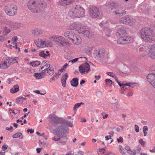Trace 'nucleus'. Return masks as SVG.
<instances>
[{
  "mask_svg": "<svg viewBox=\"0 0 155 155\" xmlns=\"http://www.w3.org/2000/svg\"><path fill=\"white\" fill-rule=\"evenodd\" d=\"M140 34L143 40L145 42H151L155 41L154 32L151 28H143L140 30Z\"/></svg>",
  "mask_w": 155,
  "mask_h": 155,
  "instance_id": "1",
  "label": "nucleus"
},
{
  "mask_svg": "<svg viewBox=\"0 0 155 155\" xmlns=\"http://www.w3.org/2000/svg\"><path fill=\"white\" fill-rule=\"evenodd\" d=\"M69 15L72 18H79L85 16V10L80 5H77L74 6L69 11Z\"/></svg>",
  "mask_w": 155,
  "mask_h": 155,
  "instance_id": "2",
  "label": "nucleus"
},
{
  "mask_svg": "<svg viewBox=\"0 0 155 155\" xmlns=\"http://www.w3.org/2000/svg\"><path fill=\"white\" fill-rule=\"evenodd\" d=\"M40 0H30L28 2L27 6L29 10L33 13L40 12L41 8L38 5Z\"/></svg>",
  "mask_w": 155,
  "mask_h": 155,
  "instance_id": "3",
  "label": "nucleus"
},
{
  "mask_svg": "<svg viewBox=\"0 0 155 155\" xmlns=\"http://www.w3.org/2000/svg\"><path fill=\"white\" fill-rule=\"evenodd\" d=\"M42 67L40 68V70H43L42 71L44 72L45 73V72L50 76H51L54 73V69L53 67L49 64L48 61H43L41 64Z\"/></svg>",
  "mask_w": 155,
  "mask_h": 155,
  "instance_id": "4",
  "label": "nucleus"
},
{
  "mask_svg": "<svg viewBox=\"0 0 155 155\" xmlns=\"http://www.w3.org/2000/svg\"><path fill=\"white\" fill-rule=\"evenodd\" d=\"M64 130L66 132V133H68V129L67 127H65L64 126L60 125L56 129L55 133L57 136L58 137H61V138H64L66 137V134L65 133H63L62 131Z\"/></svg>",
  "mask_w": 155,
  "mask_h": 155,
  "instance_id": "5",
  "label": "nucleus"
},
{
  "mask_svg": "<svg viewBox=\"0 0 155 155\" xmlns=\"http://www.w3.org/2000/svg\"><path fill=\"white\" fill-rule=\"evenodd\" d=\"M17 7L14 5H8L5 8V13L8 15H14L16 12Z\"/></svg>",
  "mask_w": 155,
  "mask_h": 155,
  "instance_id": "6",
  "label": "nucleus"
},
{
  "mask_svg": "<svg viewBox=\"0 0 155 155\" xmlns=\"http://www.w3.org/2000/svg\"><path fill=\"white\" fill-rule=\"evenodd\" d=\"M105 51L103 48L96 49L94 51V55L95 58L102 60L104 58Z\"/></svg>",
  "mask_w": 155,
  "mask_h": 155,
  "instance_id": "7",
  "label": "nucleus"
},
{
  "mask_svg": "<svg viewBox=\"0 0 155 155\" xmlns=\"http://www.w3.org/2000/svg\"><path fill=\"white\" fill-rule=\"evenodd\" d=\"M90 16L94 18H97L99 16L100 11L98 8L95 7H92L89 10Z\"/></svg>",
  "mask_w": 155,
  "mask_h": 155,
  "instance_id": "8",
  "label": "nucleus"
},
{
  "mask_svg": "<svg viewBox=\"0 0 155 155\" xmlns=\"http://www.w3.org/2000/svg\"><path fill=\"white\" fill-rule=\"evenodd\" d=\"M79 69L81 74H85L90 71V66L88 63H86L80 65L79 67Z\"/></svg>",
  "mask_w": 155,
  "mask_h": 155,
  "instance_id": "9",
  "label": "nucleus"
},
{
  "mask_svg": "<svg viewBox=\"0 0 155 155\" xmlns=\"http://www.w3.org/2000/svg\"><path fill=\"white\" fill-rule=\"evenodd\" d=\"M52 39L54 42L63 46L67 45L69 44V43L65 41V39L61 36H53L52 37Z\"/></svg>",
  "mask_w": 155,
  "mask_h": 155,
  "instance_id": "10",
  "label": "nucleus"
},
{
  "mask_svg": "<svg viewBox=\"0 0 155 155\" xmlns=\"http://www.w3.org/2000/svg\"><path fill=\"white\" fill-rule=\"evenodd\" d=\"M48 118L49 119V121L53 124H61L62 119L57 117L55 115L51 114L49 115Z\"/></svg>",
  "mask_w": 155,
  "mask_h": 155,
  "instance_id": "11",
  "label": "nucleus"
},
{
  "mask_svg": "<svg viewBox=\"0 0 155 155\" xmlns=\"http://www.w3.org/2000/svg\"><path fill=\"white\" fill-rule=\"evenodd\" d=\"M134 21L133 18L128 16L122 17L120 20V22L121 23L126 25H131Z\"/></svg>",
  "mask_w": 155,
  "mask_h": 155,
  "instance_id": "12",
  "label": "nucleus"
},
{
  "mask_svg": "<svg viewBox=\"0 0 155 155\" xmlns=\"http://www.w3.org/2000/svg\"><path fill=\"white\" fill-rule=\"evenodd\" d=\"M147 81L155 88V74L149 73L147 77Z\"/></svg>",
  "mask_w": 155,
  "mask_h": 155,
  "instance_id": "13",
  "label": "nucleus"
},
{
  "mask_svg": "<svg viewBox=\"0 0 155 155\" xmlns=\"http://www.w3.org/2000/svg\"><path fill=\"white\" fill-rule=\"evenodd\" d=\"M35 42L38 47L44 48L49 47L51 46L50 42L43 41L41 40H38V41H35Z\"/></svg>",
  "mask_w": 155,
  "mask_h": 155,
  "instance_id": "14",
  "label": "nucleus"
},
{
  "mask_svg": "<svg viewBox=\"0 0 155 155\" xmlns=\"http://www.w3.org/2000/svg\"><path fill=\"white\" fill-rule=\"evenodd\" d=\"M149 56L152 59H155V44H153L148 48Z\"/></svg>",
  "mask_w": 155,
  "mask_h": 155,
  "instance_id": "15",
  "label": "nucleus"
},
{
  "mask_svg": "<svg viewBox=\"0 0 155 155\" xmlns=\"http://www.w3.org/2000/svg\"><path fill=\"white\" fill-rule=\"evenodd\" d=\"M74 0H59L57 4L58 5L66 6L70 4Z\"/></svg>",
  "mask_w": 155,
  "mask_h": 155,
  "instance_id": "16",
  "label": "nucleus"
},
{
  "mask_svg": "<svg viewBox=\"0 0 155 155\" xmlns=\"http://www.w3.org/2000/svg\"><path fill=\"white\" fill-rule=\"evenodd\" d=\"M64 35L65 37L68 38L71 40L72 41L75 34L72 31H68L64 33Z\"/></svg>",
  "mask_w": 155,
  "mask_h": 155,
  "instance_id": "17",
  "label": "nucleus"
},
{
  "mask_svg": "<svg viewBox=\"0 0 155 155\" xmlns=\"http://www.w3.org/2000/svg\"><path fill=\"white\" fill-rule=\"evenodd\" d=\"M129 41V38L126 36L121 37L117 40V42L119 43H126Z\"/></svg>",
  "mask_w": 155,
  "mask_h": 155,
  "instance_id": "18",
  "label": "nucleus"
},
{
  "mask_svg": "<svg viewBox=\"0 0 155 155\" xmlns=\"http://www.w3.org/2000/svg\"><path fill=\"white\" fill-rule=\"evenodd\" d=\"M42 31L39 28H35L32 29L31 31V32L32 35L36 36L39 35L42 33Z\"/></svg>",
  "mask_w": 155,
  "mask_h": 155,
  "instance_id": "19",
  "label": "nucleus"
},
{
  "mask_svg": "<svg viewBox=\"0 0 155 155\" xmlns=\"http://www.w3.org/2000/svg\"><path fill=\"white\" fill-rule=\"evenodd\" d=\"M78 84V78H73L71 81V85L74 87H77Z\"/></svg>",
  "mask_w": 155,
  "mask_h": 155,
  "instance_id": "20",
  "label": "nucleus"
},
{
  "mask_svg": "<svg viewBox=\"0 0 155 155\" xmlns=\"http://www.w3.org/2000/svg\"><path fill=\"white\" fill-rule=\"evenodd\" d=\"M72 41L74 44L77 45L80 43L81 38L79 36H77L75 35Z\"/></svg>",
  "mask_w": 155,
  "mask_h": 155,
  "instance_id": "21",
  "label": "nucleus"
},
{
  "mask_svg": "<svg viewBox=\"0 0 155 155\" xmlns=\"http://www.w3.org/2000/svg\"><path fill=\"white\" fill-rule=\"evenodd\" d=\"M106 6L111 8V9L112 7L117 8L118 7L117 4L114 2L107 3L106 4Z\"/></svg>",
  "mask_w": 155,
  "mask_h": 155,
  "instance_id": "22",
  "label": "nucleus"
},
{
  "mask_svg": "<svg viewBox=\"0 0 155 155\" xmlns=\"http://www.w3.org/2000/svg\"><path fill=\"white\" fill-rule=\"evenodd\" d=\"M61 122V124H63L64 125L71 127H72L73 126L72 123L71 121H68L62 119Z\"/></svg>",
  "mask_w": 155,
  "mask_h": 155,
  "instance_id": "23",
  "label": "nucleus"
},
{
  "mask_svg": "<svg viewBox=\"0 0 155 155\" xmlns=\"http://www.w3.org/2000/svg\"><path fill=\"white\" fill-rule=\"evenodd\" d=\"M114 12L115 14L118 16H122L126 13V12L124 10H122L121 11H120L119 10L117 9Z\"/></svg>",
  "mask_w": 155,
  "mask_h": 155,
  "instance_id": "24",
  "label": "nucleus"
},
{
  "mask_svg": "<svg viewBox=\"0 0 155 155\" xmlns=\"http://www.w3.org/2000/svg\"><path fill=\"white\" fill-rule=\"evenodd\" d=\"M19 87L18 85L16 84L11 89L10 92L12 93H14L17 92L19 91Z\"/></svg>",
  "mask_w": 155,
  "mask_h": 155,
  "instance_id": "25",
  "label": "nucleus"
},
{
  "mask_svg": "<svg viewBox=\"0 0 155 155\" xmlns=\"http://www.w3.org/2000/svg\"><path fill=\"white\" fill-rule=\"evenodd\" d=\"M18 39V38L16 36L13 37L12 39V44L15 45L13 46L14 48H17V43Z\"/></svg>",
  "mask_w": 155,
  "mask_h": 155,
  "instance_id": "26",
  "label": "nucleus"
},
{
  "mask_svg": "<svg viewBox=\"0 0 155 155\" xmlns=\"http://www.w3.org/2000/svg\"><path fill=\"white\" fill-rule=\"evenodd\" d=\"M82 34L87 37H90L92 35L90 31V29L88 28H86Z\"/></svg>",
  "mask_w": 155,
  "mask_h": 155,
  "instance_id": "27",
  "label": "nucleus"
},
{
  "mask_svg": "<svg viewBox=\"0 0 155 155\" xmlns=\"http://www.w3.org/2000/svg\"><path fill=\"white\" fill-rule=\"evenodd\" d=\"M45 73L44 72L40 73H35L34 74V76L37 79H41L43 78V74Z\"/></svg>",
  "mask_w": 155,
  "mask_h": 155,
  "instance_id": "28",
  "label": "nucleus"
},
{
  "mask_svg": "<svg viewBox=\"0 0 155 155\" xmlns=\"http://www.w3.org/2000/svg\"><path fill=\"white\" fill-rule=\"evenodd\" d=\"M144 49V48L140 46H137L135 47L134 48V50L137 52H140L142 51Z\"/></svg>",
  "mask_w": 155,
  "mask_h": 155,
  "instance_id": "29",
  "label": "nucleus"
},
{
  "mask_svg": "<svg viewBox=\"0 0 155 155\" xmlns=\"http://www.w3.org/2000/svg\"><path fill=\"white\" fill-rule=\"evenodd\" d=\"M104 31L105 32V35L107 37H109L110 36V33L111 30L108 28H105L104 29Z\"/></svg>",
  "mask_w": 155,
  "mask_h": 155,
  "instance_id": "30",
  "label": "nucleus"
},
{
  "mask_svg": "<svg viewBox=\"0 0 155 155\" xmlns=\"http://www.w3.org/2000/svg\"><path fill=\"white\" fill-rule=\"evenodd\" d=\"M78 28V25L75 23L72 24L70 25L68 29L70 30H77Z\"/></svg>",
  "mask_w": 155,
  "mask_h": 155,
  "instance_id": "31",
  "label": "nucleus"
},
{
  "mask_svg": "<svg viewBox=\"0 0 155 155\" xmlns=\"http://www.w3.org/2000/svg\"><path fill=\"white\" fill-rule=\"evenodd\" d=\"M117 34L120 35H125L126 34V31L124 29V28H121L119 29L117 31Z\"/></svg>",
  "mask_w": 155,
  "mask_h": 155,
  "instance_id": "32",
  "label": "nucleus"
},
{
  "mask_svg": "<svg viewBox=\"0 0 155 155\" xmlns=\"http://www.w3.org/2000/svg\"><path fill=\"white\" fill-rule=\"evenodd\" d=\"M38 2V5L39 6L42 7L43 8H45L47 7V4L46 2L43 0H40Z\"/></svg>",
  "mask_w": 155,
  "mask_h": 155,
  "instance_id": "33",
  "label": "nucleus"
},
{
  "mask_svg": "<svg viewBox=\"0 0 155 155\" xmlns=\"http://www.w3.org/2000/svg\"><path fill=\"white\" fill-rule=\"evenodd\" d=\"M86 28L85 27L80 26L79 28L78 27L77 31L79 33L83 34Z\"/></svg>",
  "mask_w": 155,
  "mask_h": 155,
  "instance_id": "34",
  "label": "nucleus"
},
{
  "mask_svg": "<svg viewBox=\"0 0 155 155\" xmlns=\"http://www.w3.org/2000/svg\"><path fill=\"white\" fill-rule=\"evenodd\" d=\"M12 26L13 28L16 29L21 27V24L18 22H13L12 23Z\"/></svg>",
  "mask_w": 155,
  "mask_h": 155,
  "instance_id": "35",
  "label": "nucleus"
},
{
  "mask_svg": "<svg viewBox=\"0 0 155 155\" xmlns=\"http://www.w3.org/2000/svg\"><path fill=\"white\" fill-rule=\"evenodd\" d=\"M32 66L34 67H36L37 66L40 64V62L39 61H33L31 62L30 64Z\"/></svg>",
  "mask_w": 155,
  "mask_h": 155,
  "instance_id": "36",
  "label": "nucleus"
},
{
  "mask_svg": "<svg viewBox=\"0 0 155 155\" xmlns=\"http://www.w3.org/2000/svg\"><path fill=\"white\" fill-rule=\"evenodd\" d=\"M13 137L14 138H17L22 139L23 138V135L21 133L19 132L15 134Z\"/></svg>",
  "mask_w": 155,
  "mask_h": 155,
  "instance_id": "37",
  "label": "nucleus"
},
{
  "mask_svg": "<svg viewBox=\"0 0 155 155\" xmlns=\"http://www.w3.org/2000/svg\"><path fill=\"white\" fill-rule=\"evenodd\" d=\"M106 150L104 148L98 149L97 150V154L99 155H101V154H104L105 153Z\"/></svg>",
  "mask_w": 155,
  "mask_h": 155,
  "instance_id": "38",
  "label": "nucleus"
},
{
  "mask_svg": "<svg viewBox=\"0 0 155 155\" xmlns=\"http://www.w3.org/2000/svg\"><path fill=\"white\" fill-rule=\"evenodd\" d=\"M0 67L1 68L3 69L7 68L8 67L7 65V62L5 61H3L2 64H0Z\"/></svg>",
  "mask_w": 155,
  "mask_h": 155,
  "instance_id": "39",
  "label": "nucleus"
},
{
  "mask_svg": "<svg viewBox=\"0 0 155 155\" xmlns=\"http://www.w3.org/2000/svg\"><path fill=\"white\" fill-rule=\"evenodd\" d=\"M50 55V54H46L44 51H41L39 53L40 56L45 58L46 56Z\"/></svg>",
  "mask_w": 155,
  "mask_h": 155,
  "instance_id": "40",
  "label": "nucleus"
},
{
  "mask_svg": "<svg viewBox=\"0 0 155 155\" xmlns=\"http://www.w3.org/2000/svg\"><path fill=\"white\" fill-rule=\"evenodd\" d=\"M68 77V74H65L62 77V78L61 79V81H66V80Z\"/></svg>",
  "mask_w": 155,
  "mask_h": 155,
  "instance_id": "41",
  "label": "nucleus"
},
{
  "mask_svg": "<svg viewBox=\"0 0 155 155\" xmlns=\"http://www.w3.org/2000/svg\"><path fill=\"white\" fill-rule=\"evenodd\" d=\"M12 113L15 115H17V116L19 115L20 110H13Z\"/></svg>",
  "mask_w": 155,
  "mask_h": 155,
  "instance_id": "42",
  "label": "nucleus"
},
{
  "mask_svg": "<svg viewBox=\"0 0 155 155\" xmlns=\"http://www.w3.org/2000/svg\"><path fill=\"white\" fill-rule=\"evenodd\" d=\"M78 58V60L80 61H86L87 60V59L84 57H81L80 58Z\"/></svg>",
  "mask_w": 155,
  "mask_h": 155,
  "instance_id": "43",
  "label": "nucleus"
},
{
  "mask_svg": "<svg viewBox=\"0 0 155 155\" xmlns=\"http://www.w3.org/2000/svg\"><path fill=\"white\" fill-rule=\"evenodd\" d=\"M139 142L143 146L145 147L146 146V142L143 141V140L142 139H140L139 140Z\"/></svg>",
  "mask_w": 155,
  "mask_h": 155,
  "instance_id": "44",
  "label": "nucleus"
},
{
  "mask_svg": "<svg viewBox=\"0 0 155 155\" xmlns=\"http://www.w3.org/2000/svg\"><path fill=\"white\" fill-rule=\"evenodd\" d=\"M105 82L106 84H110V86L113 83L111 80L108 79H107L105 80Z\"/></svg>",
  "mask_w": 155,
  "mask_h": 155,
  "instance_id": "45",
  "label": "nucleus"
},
{
  "mask_svg": "<svg viewBox=\"0 0 155 155\" xmlns=\"http://www.w3.org/2000/svg\"><path fill=\"white\" fill-rule=\"evenodd\" d=\"M4 29H5V35H7L9 33L10 31V29H7V27H4Z\"/></svg>",
  "mask_w": 155,
  "mask_h": 155,
  "instance_id": "46",
  "label": "nucleus"
},
{
  "mask_svg": "<svg viewBox=\"0 0 155 155\" xmlns=\"http://www.w3.org/2000/svg\"><path fill=\"white\" fill-rule=\"evenodd\" d=\"M128 86L129 87H131L132 88H133L134 87V85L133 83H126V84H125V86Z\"/></svg>",
  "mask_w": 155,
  "mask_h": 155,
  "instance_id": "47",
  "label": "nucleus"
},
{
  "mask_svg": "<svg viewBox=\"0 0 155 155\" xmlns=\"http://www.w3.org/2000/svg\"><path fill=\"white\" fill-rule=\"evenodd\" d=\"M128 152L129 154L132 155H135L137 153L136 150H132L131 149Z\"/></svg>",
  "mask_w": 155,
  "mask_h": 155,
  "instance_id": "48",
  "label": "nucleus"
},
{
  "mask_svg": "<svg viewBox=\"0 0 155 155\" xmlns=\"http://www.w3.org/2000/svg\"><path fill=\"white\" fill-rule=\"evenodd\" d=\"M78 58H74V59H73L72 60L69 61H68V63H71L72 64H73L74 63L77 62L78 61Z\"/></svg>",
  "mask_w": 155,
  "mask_h": 155,
  "instance_id": "49",
  "label": "nucleus"
},
{
  "mask_svg": "<svg viewBox=\"0 0 155 155\" xmlns=\"http://www.w3.org/2000/svg\"><path fill=\"white\" fill-rule=\"evenodd\" d=\"M80 106L79 105V104H78V103L75 104L73 107V110L74 111H75L76 109L79 107Z\"/></svg>",
  "mask_w": 155,
  "mask_h": 155,
  "instance_id": "50",
  "label": "nucleus"
},
{
  "mask_svg": "<svg viewBox=\"0 0 155 155\" xmlns=\"http://www.w3.org/2000/svg\"><path fill=\"white\" fill-rule=\"evenodd\" d=\"M134 127L135 131L137 132H138L139 131V128L138 126L135 124L134 125Z\"/></svg>",
  "mask_w": 155,
  "mask_h": 155,
  "instance_id": "51",
  "label": "nucleus"
},
{
  "mask_svg": "<svg viewBox=\"0 0 155 155\" xmlns=\"http://www.w3.org/2000/svg\"><path fill=\"white\" fill-rule=\"evenodd\" d=\"M29 71H31L30 70L27 68H25L22 69V71L23 72H28Z\"/></svg>",
  "mask_w": 155,
  "mask_h": 155,
  "instance_id": "52",
  "label": "nucleus"
},
{
  "mask_svg": "<svg viewBox=\"0 0 155 155\" xmlns=\"http://www.w3.org/2000/svg\"><path fill=\"white\" fill-rule=\"evenodd\" d=\"M117 140L118 143H122L123 142V138L122 137H120L119 138L117 139Z\"/></svg>",
  "mask_w": 155,
  "mask_h": 155,
  "instance_id": "53",
  "label": "nucleus"
},
{
  "mask_svg": "<svg viewBox=\"0 0 155 155\" xmlns=\"http://www.w3.org/2000/svg\"><path fill=\"white\" fill-rule=\"evenodd\" d=\"M119 74L122 76H125L127 75L128 74L127 73H124L122 72H120Z\"/></svg>",
  "mask_w": 155,
  "mask_h": 155,
  "instance_id": "54",
  "label": "nucleus"
},
{
  "mask_svg": "<svg viewBox=\"0 0 155 155\" xmlns=\"http://www.w3.org/2000/svg\"><path fill=\"white\" fill-rule=\"evenodd\" d=\"M58 144L59 145L62 146L63 145H65V142L61 141L58 143Z\"/></svg>",
  "mask_w": 155,
  "mask_h": 155,
  "instance_id": "55",
  "label": "nucleus"
},
{
  "mask_svg": "<svg viewBox=\"0 0 155 155\" xmlns=\"http://www.w3.org/2000/svg\"><path fill=\"white\" fill-rule=\"evenodd\" d=\"M126 89V88L125 87V86H122L121 89V91H120V93L122 94H123L124 93V91H125L124 89Z\"/></svg>",
  "mask_w": 155,
  "mask_h": 155,
  "instance_id": "56",
  "label": "nucleus"
},
{
  "mask_svg": "<svg viewBox=\"0 0 155 155\" xmlns=\"http://www.w3.org/2000/svg\"><path fill=\"white\" fill-rule=\"evenodd\" d=\"M27 132H30L31 134H32L34 132V130L32 129H28L27 130Z\"/></svg>",
  "mask_w": 155,
  "mask_h": 155,
  "instance_id": "57",
  "label": "nucleus"
},
{
  "mask_svg": "<svg viewBox=\"0 0 155 155\" xmlns=\"http://www.w3.org/2000/svg\"><path fill=\"white\" fill-rule=\"evenodd\" d=\"M7 146L5 145H4L2 146V149L3 151H5L7 149Z\"/></svg>",
  "mask_w": 155,
  "mask_h": 155,
  "instance_id": "58",
  "label": "nucleus"
},
{
  "mask_svg": "<svg viewBox=\"0 0 155 155\" xmlns=\"http://www.w3.org/2000/svg\"><path fill=\"white\" fill-rule=\"evenodd\" d=\"M34 92L38 94H41V95H44V94H42V93H41L40 92V91L38 90H35L34 91Z\"/></svg>",
  "mask_w": 155,
  "mask_h": 155,
  "instance_id": "59",
  "label": "nucleus"
},
{
  "mask_svg": "<svg viewBox=\"0 0 155 155\" xmlns=\"http://www.w3.org/2000/svg\"><path fill=\"white\" fill-rule=\"evenodd\" d=\"M60 139H61L60 137H59V138L57 137V138H56L55 137H54L52 138V139L53 140H55V141H58V140H60Z\"/></svg>",
  "mask_w": 155,
  "mask_h": 155,
  "instance_id": "60",
  "label": "nucleus"
},
{
  "mask_svg": "<svg viewBox=\"0 0 155 155\" xmlns=\"http://www.w3.org/2000/svg\"><path fill=\"white\" fill-rule=\"evenodd\" d=\"M104 113H103L102 114V115L103 116V119H106L107 118L108 116V115L107 114H105L104 116Z\"/></svg>",
  "mask_w": 155,
  "mask_h": 155,
  "instance_id": "61",
  "label": "nucleus"
},
{
  "mask_svg": "<svg viewBox=\"0 0 155 155\" xmlns=\"http://www.w3.org/2000/svg\"><path fill=\"white\" fill-rule=\"evenodd\" d=\"M125 149L127 151V152H128L130 150V149L129 147L128 146H125Z\"/></svg>",
  "mask_w": 155,
  "mask_h": 155,
  "instance_id": "62",
  "label": "nucleus"
},
{
  "mask_svg": "<svg viewBox=\"0 0 155 155\" xmlns=\"http://www.w3.org/2000/svg\"><path fill=\"white\" fill-rule=\"evenodd\" d=\"M62 86L64 87L66 86V81H61Z\"/></svg>",
  "mask_w": 155,
  "mask_h": 155,
  "instance_id": "63",
  "label": "nucleus"
},
{
  "mask_svg": "<svg viewBox=\"0 0 155 155\" xmlns=\"http://www.w3.org/2000/svg\"><path fill=\"white\" fill-rule=\"evenodd\" d=\"M143 131H146L148 130V128L147 126H144L143 128Z\"/></svg>",
  "mask_w": 155,
  "mask_h": 155,
  "instance_id": "64",
  "label": "nucleus"
}]
</instances>
